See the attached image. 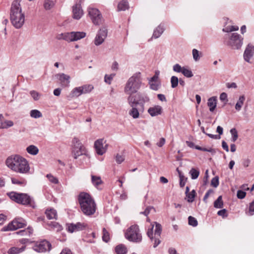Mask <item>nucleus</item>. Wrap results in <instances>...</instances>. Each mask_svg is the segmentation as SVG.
<instances>
[{
  "instance_id": "17",
  "label": "nucleus",
  "mask_w": 254,
  "mask_h": 254,
  "mask_svg": "<svg viewBox=\"0 0 254 254\" xmlns=\"http://www.w3.org/2000/svg\"><path fill=\"white\" fill-rule=\"evenodd\" d=\"M86 227L84 223H77L76 224H69L67 225L66 229L70 233L75 232L82 230Z\"/></svg>"
},
{
  "instance_id": "4",
  "label": "nucleus",
  "mask_w": 254,
  "mask_h": 254,
  "mask_svg": "<svg viewBox=\"0 0 254 254\" xmlns=\"http://www.w3.org/2000/svg\"><path fill=\"white\" fill-rule=\"evenodd\" d=\"M10 20L12 24L16 28H20L25 21V16L22 12L20 1L14 0L11 5Z\"/></svg>"
},
{
  "instance_id": "32",
  "label": "nucleus",
  "mask_w": 254,
  "mask_h": 254,
  "mask_svg": "<svg viewBox=\"0 0 254 254\" xmlns=\"http://www.w3.org/2000/svg\"><path fill=\"white\" fill-rule=\"evenodd\" d=\"M245 100V96L244 95H242L240 96L239 100H238L235 105V109L237 111H239L241 110V108L244 104Z\"/></svg>"
},
{
  "instance_id": "20",
  "label": "nucleus",
  "mask_w": 254,
  "mask_h": 254,
  "mask_svg": "<svg viewBox=\"0 0 254 254\" xmlns=\"http://www.w3.org/2000/svg\"><path fill=\"white\" fill-rule=\"evenodd\" d=\"M56 76L61 82V83L63 86L68 87L70 83V77L68 75L64 73H59L56 75Z\"/></svg>"
},
{
  "instance_id": "41",
  "label": "nucleus",
  "mask_w": 254,
  "mask_h": 254,
  "mask_svg": "<svg viewBox=\"0 0 254 254\" xmlns=\"http://www.w3.org/2000/svg\"><path fill=\"white\" fill-rule=\"evenodd\" d=\"M195 191L194 190H191L190 192L186 194V199L190 202H192L194 200L195 196Z\"/></svg>"
},
{
  "instance_id": "55",
  "label": "nucleus",
  "mask_w": 254,
  "mask_h": 254,
  "mask_svg": "<svg viewBox=\"0 0 254 254\" xmlns=\"http://www.w3.org/2000/svg\"><path fill=\"white\" fill-rule=\"evenodd\" d=\"M247 214L250 216H252L254 214V201L250 204L249 211Z\"/></svg>"
},
{
  "instance_id": "45",
  "label": "nucleus",
  "mask_w": 254,
  "mask_h": 254,
  "mask_svg": "<svg viewBox=\"0 0 254 254\" xmlns=\"http://www.w3.org/2000/svg\"><path fill=\"white\" fill-rule=\"evenodd\" d=\"M192 54L194 61L195 62L198 61L201 57L199 52L197 50L194 49L192 51Z\"/></svg>"
},
{
  "instance_id": "42",
  "label": "nucleus",
  "mask_w": 254,
  "mask_h": 254,
  "mask_svg": "<svg viewBox=\"0 0 254 254\" xmlns=\"http://www.w3.org/2000/svg\"><path fill=\"white\" fill-rule=\"evenodd\" d=\"M30 94L34 101L39 100L41 96V95L35 90L30 91Z\"/></svg>"
},
{
  "instance_id": "23",
  "label": "nucleus",
  "mask_w": 254,
  "mask_h": 254,
  "mask_svg": "<svg viewBox=\"0 0 254 254\" xmlns=\"http://www.w3.org/2000/svg\"><path fill=\"white\" fill-rule=\"evenodd\" d=\"M115 254H127V247L124 244H119L115 247Z\"/></svg>"
},
{
  "instance_id": "60",
  "label": "nucleus",
  "mask_w": 254,
  "mask_h": 254,
  "mask_svg": "<svg viewBox=\"0 0 254 254\" xmlns=\"http://www.w3.org/2000/svg\"><path fill=\"white\" fill-rule=\"evenodd\" d=\"M226 212H227L226 210L225 209H223L218 211L217 212V214L219 216H221L223 217V218H224L227 216Z\"/></svg>"
},
{
  "instance_id": "35",
  "label": "nucleus",
  "mask_w": 254,
  "mask_h": 254,
  "mask_svg": "<svg viewBox=\"0 0 254 254\" xmlns=\"http://www.w3.org/2000/svg\"><path fill=\"white\" fill-rule=\"evenodd\" d=\"M91 181L93 185L96 188H97L99 185L102 183V181L100 177L94 175L91 176Z\"/></svg>"
},
{
  "instance_id": "61",
  "label": "nucleus",
  "mask_w": 254,
  "mask_h": 254,
  "mask_svg": "<svg viewBox=\"0 0 254 254\" xmlns=\"http://www.w3.org/2000/svg\"><path fill=\"white\" fill-rule=\"evenodd\" d=\"M220 100L222 101H227V95L226 93L223 92L220 95Z\"/></svg>"
},
{
  "instance_id": "34",
  "label": "nucleus",
  "mask_w": 254,
  "mask_h": 254,
  "mask_svg": "<svg viewBox=\"0 0 254 254\" xmlns=\"http://www.w3.org/2000/svg\"><path fill=\"white\" fill-rule=\"evenodd\" d=\"M33 233V229L28 227L26 230H23L16 232V234L21 236H30Z\"/></svg>"
},
{
  "instance_id": "25",
  "label": "nucleus",
  "mask_w": 254,
  "mask_h": 254,
  "mask_svg": "<svg viewBox=\"0 0 254 254\" xmlns=\"http://www.w3.org/2000/svg\"><path fill=\"white\" fill-rule=\"evenodd\" d=\"M14 125V122L12 121L5 119L4 121H2V122L0 124V128L7 129L12 127Z\"/></svg>"
},
{
  "instance_id": "13",
  "label": "nucleus",
  "mask_w": 254,
  "mask_h": 254,
  "mask_svg": "<svg viewBox=\"0 0 254 254\" xmlns=\"http://www.w3.org/2000/svg\"><path fill=\"white\" fill-rule=\"evenodd\" d=\"M51 245L47 241L44 240L35 243L33 246V250L39 253L45 252L51 250Z\"/></svg>"
},
{
  "instance_id": "54",
  "label": "nucleus",
  "mask_w": 254,
  "mask_h": 254,
  "mask_svg": "<svg viewBox=\"0 0 254 254\" xmlns=\"http://www.w3.org/2000/svg\"><path fill=\"white\" fill-rule=\"evenodd\" d=\"M150 88L154 90H157L160 87V83L158 82H149Z\"/></svg>"
},
{
  "instance_id": "51",
  "label": "nucleus",
  "mask_w": 254,
  "mask_h": 254,
  "mask_svg": "<svg viewBox=\"0 0 254 254\" xmlns=\"http://www.w3.org/2000/svg\"><path fill=\"white\" fill-rule=\"evenodd\" d=\"M103 240L105 242H108L110 240L109 233L105 228L103 229Z\"/></svg>"
},
{
  "instance_id": "48",
  "label": "nucleus",
  "mask_w": 254,
  "mask_h": 254,
  "mask_svg": "<svg viewBox=\"0 0 254 254\" xmlns=\"http://www.w3.org/2000/svg\"><path fill=\"white\" fill-rule=\"evenodd\" d=\"M48 225L53 229H55L57 231H60L62 229V227L57 222H51Z\"/></svg>"
},
{
  "instance_id": "26",
  "label": "nucleus",
  "mask_w": 254,
  "mask_h": 254,
  "mask_svg": "<svg viewBox=\"0 0 254 254\" xmlns=\"http://www.w3.org/2000/svg\"><path fill=\"white\" fill-rule=\"evenodd\" d=\"M55 5V0H44L43 6L45 10H50L52 9Z\"/></svg>"
},
{
  "instance_id": "3",
  "label": "nucleus",
  "mask_w": 254,
  "mask_h": 254,
  "mask_svg": "<svg viewBox=\"0 0 254 254\" xmlns=\"http://www.w3.org/2000/svg\"><path fill=\"white\" fill-rule=\"evenodd\" d=\"M78 201L82 212L85 215L90 216L95 213L96 204L94 199L87 193L81 192L78 196Z\"/></svg>"
},
{
  "instance_id": "39",
  "label": "nucleus",
  "mask_w": 254,
  "mask_h": 254,
  "mask_svg": "<svg viewBox=\"0 0 254 254\" xmlns=\"http://www.w3.org/2000/svg\"><path fill=\"white\" fill-rule=\"evenodd\" d=\"M30 116L35 119L39 118L42 117V113L38 110H32L30 112Z\"/></svg>"
},
{
  "instance_id": "58",
  "label": "nucleus",
  "mask_w": 254,
  "mask_h": 254,
  "mask_svg": "<svg viewBox=\"0 0 254 254\" xmlns=\"http://www.w3.org/2000/svg\"><path fill=\"white\" fill-rule=\"evenodd\" d=\"M246 193L243 190H239L237 191V196L238 198H239L240 199L244 198L246 196Z\"/></svg>"
},
{
  "instance_id": "21",
  "label": "nucleus",
  "mask_w": 254,
  "mask_h": 254,
  "mask_svg": "<svg viewBox=\"0 0 254 254\" xmlns=\"http://www.w3.org/2000/svg\"><path fill=\"white\" fill-rule=\"evenodd\" d=\"M154 228V225H152L151 228L150 229L148 230L147 233V236L150 238V239L153 241V239L154 240V244H153V247L156 248L158 245L160 243V240L159 239V237L155 236L154 237V238H153V230Z\"/></svg>"
},
{
  "instance_id": "46",
  "label": "nucleus",
  "mask_w": 254,
  "mask_h": 254,
  "mask_svg": "<svg viewBox=\"0 0 254 254\" xmlns=\"http://www.w3.org/2000/svg\"><path fill=\"white\" fill-rule=\"evenodd\" d=\"M46 177L48 178L49 182L52 184H58L59 183V180L58 178L51 174H47Z\"/></svg>"
},
{
  "instance_id": "47",
  "label": "nucleus",
  "mask_w": 254,
  "mask_h": 254,
  "mask_svg": "<svg viewBox=\"0 0 254 254\" xmlns=\"http://www.w3.org/2000/svg\"><path fill=\"white\" fill-rule=\"evenodd\" d=\"M179 83V79L176 76H172L171 78V87L173 88H176Z\"/></svg>"
},
{
  "instance_id": "30",
  "label": "nucleus",
  "mask_w": 254,
  "mask_h": 254,
  "mask_svg": "<svg viewBox=\"0 0 254 254\" xmlns=\"http://www.w3.org/2000/svg\"><path fill=\"white\" fill-rule=\"evenodd\" d=\"M45 213L47 218L49 219H57V211L54 209H47Z\"/></svg>"
},
{
  "instance_id": "40",
  "label": "nucleus",
  "mask_w": 254,
  "mask_h": 254,
  "mask_svg": "<svg viewBox=\"0 0 254 254\" xmlns=\"http://www.w3.org/2000/svg\"><path fill=\"white\" fill-rule=\"evenodd\" d=\"M190 174L191 179L194 180L198 178L199 175V171L195 168H191L190 171Z\"/></svg>"
},
{
  "instance_id": "53",
  "label": "nucleus",
  "mask_w": 254,
  "mask_h": 254,
  "mask_svg": "<svg viewBox=\"0 0 254 254\" xmlns=\"http://www.w3.org/2000/svg\"><path fill=\"white\" fill-rule=\"evenodd\" d=\"M188 219L189 225L193 227L196 226L197 225V221L195 218L192 216H189Z\"/></svg>"
},
{
  "instance_id": "31",
  "label": "nucleus",
  "mask_w": 254,
  "mask_h": 254,
  "mask_svg": "<svg viewBox=\"0 0 254 254\" xmlns=\"http://www.w3.org/2000/svg\"><path fill=\"white\" fill-rule=\"evenodd\" d=\"M80 87L83 92V94L89 93L94 89V86L92 84H85L81 86Z\"/></svg>"
},
{
  "instance_id": "12",
  "label": "nucleus",
  "mask_w": 254,
  "mask_h": 254,
  "mask_svg": "<svg viewBox=\"0 0 254 254\" xmlns=\"http://www.w3.org/2000/svg\"><path fill=\"white\" fill-rule=\"evenodd\" d=\"M108 35V30L105 27H102L98 31L94 40L96 46H99L104 43Z\"/></svg>"
},
{
  "instance_id": "49",
  "label": "nucleus",
  "mask_w": 254,
  "mask_h": 254,
  "mask_svg": "<svg viewBox=\"0 0 254 254\" xmlns=\"http://www.w3.org/2000/svg\"><path fill=\"white\" fill-rule=\"evenodd\" d=\"M184 67L185 66H181V65L178 64H176L173 65V70L175 72L182 73Z\"/></svg>"
},
{
  "instance_id": "59",
  "label": "nucleus",
  "mask_w": 254,
  "mask_h": 254,
  "mask_svg": "<svg viewBox=\"0 0 254 254\" xmlns=\"http://www.w3.org/2000/svg\"><path fill=\"white\" fill-rule=\"evenodd\" d=\"M11 182H12V184H17V185H25L24 181H19L15 178H12Z\"/></svg>"
},
{
  "instance_id": "14",
  "label": "nucleus",
  "mask_w": 254,
  "mask_h": 254,
  "mask_svg": "<svg viewBox=\"0 0 254 254\" xmlns=\"http://www.w3.org/2000/svg\"><path fill=\"white\" fill-rule=\"evenodd\" d=\"M254 56V46L249 44L246 47L243 54V58L245 62L252 64V58Z\"/></svg>"
},
{
  "instance_id": "33",
  "label": "nucleus",
  "mask_w": 254,
  "mask_h": 254,
  "mask_svg": "<svg viewBox=\"0 0 254 254\" xmlns=\"http://www.w3.org/2000/svg\"><path fill=\"white\" fill-rule=\"evenodd\" d=\"M69 32H65L58 34L56 35V39L59 40H64L69 42Z\"/></svg>"
},
{
  "instance_id": "1",
  "label": "nucleus",
  "mask_w": 254,
  "mask_h": 254,
  "mask_svg": "<svg viewBox=\"0 0 254 254\" xmlns=\"http://www.w3.org/2000/svg\"><path fill=\"white\" fill-rule=\"evenodd\" d=\"M127 100L130 108L128 114L135 120L141 117L144 111V104L149 101V99L146 96L137 94L135 96H128Z\"/></svg>"
},
{
  "instance_id": "9",
  "label": "nucleus",
  "mask_w": 254,
  "mask_h": 254,
  "mask_svg": "<svg viewBox=\"0 0 254 254\" xmlns=\"http://www.w3.org/2000/svg\"><path fill=\"white\" fill-rule=\"evenodd\" d=\"M88 15L92 22L95 25H100L104 23V19L101 12L96 8L89 7L88 8Z\"/></svg>"
},
{
  "instance_id": "7",
  "label": "nucleus",
  "mask_w": 254,
  "mask_h": 254,
  "mask_svg": "<svg viewBox=\"0 0 254 254\" xmlns=\"http://www.w3.org/2000/svg\"><path fill=\"white\" fill-rule=\"evenodd\" d=\"M228 40L226 42L227 45L230 46L233 49L238 50L243 45V38L237 33L228 34Z\"/></svg>"
},
{
  "instance_id": "18",
  "label": "nucleus",
  "mask_w": 254,
  "mask_h": 254,
  "mask_svg": "<svg viewBox=\"0 0 254 254\" xmlns=\"http://www.w3.org/2000/svg\"><path fill=\"white\" fill-rule=\"evenodd\" d=\"M163 108L160 105H154L149 107L147 110L148 113L152 117H156L162 114Z\"/></svg>"
},
{
  "instance_id": "63",
  "label": "nucleus",
  "mask_w": 254,
  "mask_h": 254,
  "mask_svg": "<svg viewBox=\"0 0 254 254\" xmlns=\"http://www.w3.org/2000/svg\"><path fill=\"white\" fill-rule=\"evenodd\" d=\"M195 148L196 149H197L199 150H201V151H206V152H210L212 151V149H211V148L208 149L206 148H203V147H200L199 146H195Z\"/></svg>"
},
{
  "instance_id": "24",
  "label": "nucleus",
  "mask_w": 254,
  "mask_h": 254,
  "mask_svg": "<svg viewBox=\"0 0 254 254\" xmlns=\"http://www.w3.org/2000/svg\"><path fill=\"white\" fill-rule=\"evenodd\" d=\"M217 105V97L213 96L208 99L207 106L209 107V111L213 112Z\"/></svg>"
},
{
  "instance_id": "44",
  "label": "nucleus",
  "mask_w": 254,
  "mask_h": 254,
  "mask_svg": "<svg viewBox=\"0 0 254 254\" xmlns=\"http://www.w3.org/2000/svg\"><path fill=\"white\" fill-rule=\"evenodd\" d=\"M230 132L232 135V141L233 142H235L238 138L237 130L235 128H233L230 129Z\"/></svg>"
},
{
  "instance_id": "50",
  "label": "nucleus",
  "mask_w": 254,
  "mask_h": 254,
  "mask_svg": "<svg viewBox=\"0 0 254 254\" xmlns=\"http://www.w3.org/2000/svg\"><path fill=\"white\" fill-rule=\"evenodd\" d=\"M239 27L237 26H227L223 29V31L226 32H230L234 31H237Z\"/></svg>"
},
{
  "instance_id": "37",
  "label": "nucleus",
  "mask_w": 254,
  "mask_h": 254,
  "mask_svg": "<svg viewBox=\"0 0 254 254\" xmlns=\"http://www.w3.org/2000/svg\"><path fill=\"white\" fill-rule=\"evenodd\" d=\"M128 7L127 2L125 0L121 1L118 5V9L119 10H125Z\"/></svg>"
},
{
  "instance_id": "6",
  "label": "nucleus",
  "mask_w": 254,
  "mask_h": 254,
  "mask_svg": "<svg viewBox=\"0 0 254 254\" xmlns=\"http://www.w3.org/2000/svg\"><path fill=\"white\" fill-rule=\"evenodd\" d=\"M124 235L125 238L129 242L139 243L142 241V235L137 225H131L125 231Z\"/></svg>"
},
{
  "instance_id": "43",
  "label": "nucleus",
  "mask_w": 254,
  "mask_h": 254,
  "mask_svg": "<svg viewBox=\"0 0 254 254\" xmlns=\"http://www.w3.org/2000/svg\"><path fill=\"white\" fill-rule=\"evenodd\" d=\"M154 223L155 224L154 235L157 237H160L162 231L161 225L157 222H154Z\"/></svg>"
},
{
  "instance_id": "62",
  "label": "nucleus",
  "mask_w": 254,
  "mask_h": 254,
  "mask_svg": "<svg viewBox=\"0 0 254 254\" xmlns=\"http://www.w3.org/2000/svg\"><path fill=\"white\" fill-rule=\"evenodd\" d=\"M152 209H153V208L152 207H151V206L147 207L143 212H142L140 213L142 214L145 216H147L149 214L151 210Z\"/></svg>"
},
{
  "instance_id": "28",
  "label": "nucleus",
  "mask_w": 254,
  "mask_h": 254,
  "mask_svg": "<svg viewBox=\"0 0 254 254\" xmlns=\"http://www.w3.org/2000/svg\"><path fill=\"white\" fill-rule=\"evenodd\" d=\"M25 249V246H22L20 248L14 247L9 249L7 251V253L8 254H18L23 252Z\"/></svg>"
},
{
  "instance_id": "52",
  "label": "nucleus",
  "mask_w": 254,
  "mask_h": 254,
  "mask_svg": "<svg viewBox=\"0 0 254 254\" xmlns=\"http://www.w3.org/2000/svg\"><path fill=\"white\" fill-rule=\"evenodd\" d=\"M115 76V74L114 73L111 74L110 75H105L104 78L105 82L109 84H110L111 83V81L112 80Z\"/></svg>"
},
{
  "instance_id": "57",
  "label": "nucleus",
  "mask_w": 254,
  "mask_h": 254,
  "mask_svg": "<svg viewBox=\"0 0 254 254\" xmlns=\"http://www.w3.org/2000/svg\"><path fill=\"white\" fill-rule=\"evenodd\" d=\"M211 184L213 187L216 188L219 185L218 178L217 177L213 178L211 180Z\"/></svg>"
},
{
  "instance_id": "2",
  "label": "nucleus",
  "mask_w": 254,
  "mask_h": 254,
  "mask_svg": "<svg viewBox=\"0 0 254 254\" xmlns=\"http://www.w3.org/2000/svg\"><path fill=\"white\" fill-rule=\"evenodd\" d=\"M5 165L10 170L17 173L28 174L30 170L27 160L19 155L14 154L8 157L5 160Z\"/></svg>"
},
{
  "instance_id": "19",
  "label": "nucleus",
  "mask_w": 254,
  "mask_h": 254,
  "mask_svg": "<svg viewBox=\"0 0 254 254\" xmlns=\"http://www.w3.org/2000/svg\"><path fill=\"white\" fill-rule=\"evenodd\" d=\"M69 42L79 40L86 36L84 32H69Z\"/></svg>"
},
{
  "instance_id": "5",
  "label": "nucleus",
  "mask_w": 254,
  "mask_h": 254,
  "mask_svg": "<svg viewBox=\"0 0 254 254\" xmlns=\"http://www.w3.org/2000/svg\"><path fill=\"white\" fill-rule=\"evenodd\" d=\"M142 83L141 74L140 72L134 73L127 81L125 88V92L129 95L128 96H135V93L140 88Z\"/></svg>"
},
{
  "instance_id": "22",
  "label": "nucleus",
  "mask_w": 254,
  "mask_h": 254,
  "mask_svg": "<svg viewBox=\"0 0 254 254\" xmlns=\"http://www.w3.org/2000/svg\"><path fill=\"white\" fill-rule=\"evenodd\" d=\"M82 94H83V92L81 90V87H76L72 89L67 97L70 99L73 98H77Z\"/></svg>"
},
{
  "instance_id": "56",
  "label": "nucleus",
  "mask_w": 254,
  "mask_h": 254,
  "mask_svg": "<svg viewBox=\"0 0 254 254\" xmlns=\"http://www.w3.org/2000/svg\"><path fill=\"white\" fill-rule=\"evenodd\" d=\"M125 160V156L118 154L116 156V161L118 164L122 163Z\"/></svg>"
},
{
  "instance_id": "64",
  "label": "nucleus",
  "mask_w": 254,
  "mask_h": 254,
  "mask_svg": "<svg viewBox=\"0 0 254 254\" xmlns=\"http://www.w3.org/2000/svg\"><path fill=\"white\" fill-rule=\"evenodd\" d=\"M180 185L181 187H183L185 185L186 180L184 176H181V178H180Z\"/></svg>"
},
{
  "instance_id": "36",
  "label": "nucleus",
  "mask_w": 254,
  "mask_h": 254,
  "mask_svg": "<svg viewBox=\"0 0 254 254\" xmlns=\"http://www.w3.org/2000/svg\"><path fill=\"white\" fill-rule=\"evenodd\" d=\"M182 73L188 78L191 77L193 75L191 70L187 66H185L184 68H183Z\"/></svg>"
},
{
  "instance_id": "11",
  "label": "nucleus",
  "mask_w": 254,
  "mask_h": 254,
  "mask_svg": "<svg viewBox=\"0 0 254 254\" xmlns=\"http://www.w3.org/2000/svg\"><path fill=\"white\" fill-rule=\"evenodd\" d=\"M73 143L74 145L72 150V155L75 159L86 154L85 148L78 139L74 138L73 140Z\"/></svg>"
},
{
  "instance_id": "27",
  "label": "nucleus",
  "mask_w": 254,
  "mask_h": 254,
  "mask_svg": "<svg viewBox=\"0 0 254 254\" xmlns=\"http://www.w3.org/2000/svg\"><path fill=\"white\" fill-rule=\"evenodd\" d=\"M164 28L163 26L159 25L154 31L152 37L155 39L159 38L164 32Z\"/></svg>"
},
{
  "instance_id": "10",
  "label": "nucleus",
  "mask_w": 254,
  "mask_h": 254,
  "mask_svg": "<svg viewBox=\"0 0 254 254\" xmlns=\"http://www.w3.org/2000/svg\"><path fill=\"white\" fill-rule=\"evenodd\" d=\"M26 225V222L23 218H15L7 226L3 227L2 228L1 231L3 232L13 231L24 227Z\"/></svg>"
},
{
  "instance_id": "15",
  "label": "nucleus",
  "mask_w": 254,
  "mask_h": 254,
  "mask_svg": "<svg viewBox=\"0 0 254 254\" xmlns=\"http://www.w3.org/2000/svg\"><path fill=\"white\" fill-rule=\"evenodd\" d=\"M94 147L98 155H102L106 152L108 144L105 143L104 139H100L95 142Z\"/></svg>"
},
{
  "instance_id": "8",
  "label": "nucleus",
  "mask_w": 254,
  "mask_h": 254,
  "mask_svg": "<svg viewBox=\"0 0 254 254\" xmlns=\"http://www.w3.org/2000/svg\"><path fill=\"white\" fill-rule=\"evenodd\" d=\"M8 195L11 200L18 203L23 205H31V199L26 193H20L12 191L8 193Z\"/></svg>"
},
{
  "instance_id": "16",
  "label": "nucleus",
  "mask_w": 254,
  "mask_h": 254,
  "mask_svg": "<svg viewBox=\"0 0 254 254\" xmlns=\"http://www.w3.org/2000/svg\"><path fill=\"white\" fill-rule=\"evenodd\" d=\"M81 0L76 3L72 6V17L74 19L78 20L81 18L83 14V11L81 6Z\"/></svg>"
},
{
  "instance_id": "38",
  "label": "nucleus",
  "mask_w": 254,
  "mask_h": 254,
  "mask_svg": "<svg viewBox=\"0 0 254 254\" xmlns=\"http://www.w3.org/2000/svg\"><path fill=\"white\" fill-rule=\"evenodd\" d=\"M214 206L216 208H221L223 207V201L222 196H219L214 202Z\"/></svg>"
},
{
  "instance_id": "29",
  "label": "nucleus",
  "mask_w": 254,
  "mask_h": 254,
  "mask_svg": "<svg viewBox=\"0 0 254 254\" xmlns=\"http://www.w3.org/2000/svg\"><path fill=\"white\" fill-rule=\"evenodd\" d=\"M27 152L30 155H36L39 153V149L34 145H30L26 148Z\"/></svg>"
}]
</instances>
